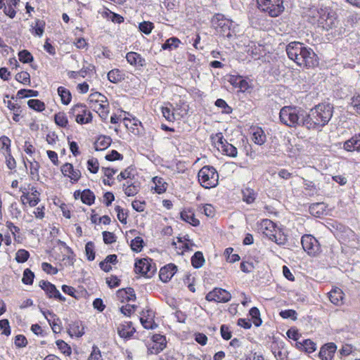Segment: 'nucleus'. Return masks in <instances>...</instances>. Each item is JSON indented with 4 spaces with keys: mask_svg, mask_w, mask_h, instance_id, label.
Wrapping results in <instances>:
<instances>
[{
    "mask_svg": "<svg viewBox=\"0 0 360 360\" xmlns=\"http://www.w3.org/2000/svg\"><path fill=\"white\" fill-rule=\"evenodd\" d=\"M333 106L330 103H319L309 112L294 107V123L308 129H319L326 126L333 117Z\"/></svg>",
    "mask_w": 360,
    "mask_h": 360,
    "instance_id": "1",
    "label": "nucleus"
},
{
    "mask_svg": "<svg viewBox=\"0 0 360 360\" xmlns=\"http://www.w3.org/2000/svg\"><path fill=\"white\" fill-rule=\"evenodd\" d=\"M300 6L305 11L304 17L312 25L324 30H329L335 27L336 18L332 10L328 7L311 6V2L299 0Z\"/></svg>",
    "mask_w": 360,
    "mask_h": 360,
    "instance_id": "2",
    "label": "nucleus"
},
{
    "mask_svg": "<svg viewBox=\"0 0 360 360\" xmlns=\"http://www.w3.org/2000/svg\"><path fill=\"white\" fill-rule=\"evenodd\" d=\"M315 53L311 49H307L303 44L294 41V63L298 66L310 68L315 66L317 61Z\"/></svg>",
    "mask_w": 360,
    "mask_h": 360,
    "instance_id": "3",
    "label": "nucleus"
},
{
    "mask_svg": "<svg viewBox=\"0 0 360 360\" xmlns=\"http://www.w3.org/2000/svg\"><path fill=\"white\" fill-rule=\"evenodd\" d=\"M88 101L90 108L96 112L103 120L105 121L110 112V105L107 97L100 92L96 91L89 96Z\"/></svg>",
    "mask_w": 360,
    "mask_h": 360,
    "instance_id": "4",
    "label": "nucleus"
},
{
    "mask_svg": "<svg viewBox=\"0 0 360 360\" xmlns=\"http://www.w3.org/2000/svg\"><path fill=\"white\" fill-rule=\"evenodd\" d=\"M198 181L202 187L213 188L219 184V174L213 166L205 165L198 171Z\"/></svg>",
    "mask_w": 360,
    "mask_h": 360,
    "instance_id": "5",
    "label": "nucleus"
},
{
    "mask_svg": "<svg viewBox=\"0 0 360 360\" xmlns=\"http://www.w3.org/2000/svg\"><path fill=\"white\" fill-rule=\"evenodd\" d=\"M212 144L223 155L236 158L238 155V150L231 143H229L224 137L222 133L219 132L212 134L210 137Z\"/></svg>",
    "mask_w": 360,
    "mask_h": 360,
    "instance_id": "6",
    "label": "nucleus"
},
{
    "mask_svg": "<svg viewBox=\"0 0 360 360\" xmlns=\"http://www.w3.org/2000/svg\"><path fill=\"white\" fill-rule=\"evenodd\" d=\"M68 114L70 118H74L79 124H89L92 122L93 115L90 110L85 104L77 103L69 110Z\"/></svg>",
    "mask_w": 360,
    "mask_h": 360,
    "instance_id": "7",
    "label": "nucleus"
},
{
    "mask_svg": "<svg viewBox=\"0 0 360 360\" xmlns=\"http://www.w3.org/2000/svg\"><path fill=\"white\" fill-rule=\"evenodd\" d=\"M257 6L272 18L279 16L284 11L283 0H257Z\"/></svg>",
    "mask_w": 360,
    "mask_h": 360,
    "instance_id": "8",
    "label": "nucleus"
},
{
    "mask_svg": "<svg viewBox=\"0 0 360 360\" xmlns=\"http://www.w3.org/2000/svg\"><path fill=\"white\" fill-rule=\"evenodd\" d=\"M216 32L223 37L230 38L232 36L231 27L233 21L226 18L223 14H215L211 20Z\"/></svg>",
    "mask_w": 360,
    "mask_h": 360,
    "instance_id": "9",
    "label": "nucleus"
},
{
    "mask_svg": "<svg viewBox=\"0 0 360 360\" xmlns=\"http://www.w3.org/2000/svg\"><path fill=\"white\" fill-rule=\"evenodd\" d=\"M20 191L22 193L20 202L23 206L33 207L40 202L41 193L36 186L28 184L27 187H21Z\"/></svg>",
    "mask_w": 360,
    "mask_h": 360,
    "instance_id": "10",
    "label": "nucleus"
},
{
    "mask_svg": "<svg viewBox=\"0 0 360 360\" xmlns=\"http://www.w3.org/2000/svg\"><path fill=\"white\" fill-rule=\"evenodd\" d=\"M134 271L136 274L150 278L155 272L156 268L155 264L153 265L151 259L142 258L136 261Z\"/></svg>",
    "mask_w": 360,
    "mask_h": 360,
    "instance_id": "11",
    "label": "nucleus"
},
{
    "mask_svg": "<svg viewBox=\"0 0 360 360\" xmlns=\"http://www.w3.org/2000/svg\"><path fill=\"white\" fill-rule=\"evenodd\" d=\"M231 297L230 292L221 288H214L205 295L207 301L217 303H226Z\"/></svg>",
    "mask_w": 360,
    "mask_h": 360,
    "instance_id": "12",
    "label": "nucleus"
},
{
    "mask_svg": "<svg viewBox=\"0 0 360 360\" xmlns=\"http://www.w3.org/2000/svg\"><path fill=\"white\" fill-rule=\"evenodd\" d=\"M60 170L63 176L68 179L72 184H75L82 178V172L72 163L65 162L60 166Z\"/></svg>",
    "mask_w": 360,
    "mask_h": 360,
    "instance_id": "13",
    "label": "nucleus"
},
{
    "mask_svg": "<svg viewBox=\"0 0 360 360\" xmlns=\"http://www.w3.org/2000/svg\"><path fill=\"white\" fill-rule=\"evenodd\" d=\"M303 250L310 256H315L320 252V245L318 240L311 235H304L301 238Z\"/></svg>",
    "mask_w": 360,
    "mask_h": 360,
    "instance_id": "14",
    "label": "nucleus"
},
{
    "mask_svg": "<svg viewBox=\"0 0 360 360\" xmlns=\"http://www.w3.org/2000/svg\"><path fill=\"white\" fill-rule=\"evenodd\" d=\"M41 312L49 323L52 331L55 334H59L63 330V325L60 319L52 311L41 309Z\"/></svg>",
    "mask_w": 360,
    "mask_h": 360,
    "instance_id": "15",
    "label": "nucleus"
},
{
    "mask_svg": "<svg viewBox=\"0 0 360 360\" xmlns=\"http://www.w3.org/2000/svg\"><path fill=\"white\" fill-rule=\"evenodd\" d=\"M151 340L153 343L148 347V354H158L167 347V340L165 335L154 334Z\"/></svg>",
    "mask_w": 360,
    "mask_h": 360,
    "instance_id": "16",
    "label": "nucleus"
},
{
    "mask_svg": "<svg viewBox=\"0 0 360 360\" xmlns=\"http://www.w3.org/2000/svg\"><path fill=\"white\" fill-rule=\"evenodd\" d=\"M39 287L45 292L49 298H53L62 302H65V297L60 294L56 285L51 282L41 280L39 282Z\"/></svg>",
    "mask_w": 360,
    "mask_h": 360,
    "instance_id": "17",
    "label": "nucleus"
},
{
    "mask_svg": "<svg viewBox=\"0 0 360 360\" xmlns=\"http://www.w3.org/2000/svg\"><path fill=\"white\" fill-rule=\"evenodd\" d=\"M300 335L297 330L294 329V341H295V347L300 351L305 353H312L316 349V344L310 339H304L299 340Z\"/></svg>",
    "mask_w": 360,
    "mask_h": 360,
    "instance_id": "18",
    "label": "nucleus"
},
{
    "mask_svg": "<svg viewBox=\"0 0 360 360\" xmlns=\"http://www.w3.org/2000/svg\"><path fill=\"white\" fill-rule=\"evenodd\" d=\"M228 82L234 88L238 89L240 91L244 93L252 88L248 78H244L239 75H231L229 76Z\"/></svg>",
    "mask_w": 360,
    "mask_h": 360,
    "instance_id": "19",
    "label": "nucleus"
},
{
    "mask_svg": "<svg viewBox=\"0 0 360 360\" xmlns=\"http://www.w3.org/2000/svg\"><path fill=\"white\" fill-rule=\"evenodd\" d=\"M277 226L271 220L265 219H263L259 224V230L265 235L269 239L271 240H277L276 233Z\"/></svg>",
    "mask_w": 360,
    "mask_h": 360,
    "instance_id": "20",
    "label": "nucleus"
},
{
    "mask_svg": "<svg viewBox=\"0 0 360 360\" xmlns=\"http://www.w3.org/2000/svg\"><path fill=\"white\" fill-rule=\"evenodd\" d=\"M172 245L174 247L178 255H184L185 252L192 250L193 243L188 239V236L177 238V241H173Z\"/></svg>",
    "mask_w": 360,
    "mask_h": 360,
    "instance_id": "21",
    "label": "nucleus"
},
{
    "mask_svg": "<svg viewBox=\"0 0 360 360\" xmlns=\"http://www.w3.org/2000/svg\"><path fill=\"white\" fill-rule=\"evenodd\" d=\"M125 58L129 64L137 69L146 65V59L137 52L129 51L126 54Z\"/></svg>",
    "mask_w": 360,
    "mask_h": 360,
    "instance_id": "22",
    "label": "nucleus"
},
{
    "mask_svg": "<svg viewBox=\"0 0 360 360\" xmlns=\"http://www.w3.org/2000/svg\"><path fill=\"white\" fill-rule=\"evenodd\" d=\"M180 219L195 227L200 225V220L195 217L194 210L191 207H185L180 212Z\"/></svg>",
    "mask_w": 360,
    "mask_h": 360,
    "instance_id": "23",
    "label": "nucleus"
},
{
    "mask_svg": "<svg viewBox=\"0 0 360 360\" xmlns=\"http://www.w3.org/2000/svg\"><path fill=\"white\" fill-rule=\"evenodd\" d=\"M271 349L277 360H288V353L283 342H272Z\"/></svg>",
    "mask_w": 360,
    "mask_h": 360,
    "instance_id": "24",
    "label": "nucleus"
},
{
    "mask_svg": "<svg viewBox=\"0 0 360 360\" xmlns=\"http://www.w3.org/2000/svg\"><path fill=\"white\" fill-rule=\"evenodd\" d=\"M136 332L135 328L131 321H124L117 327V333L120 338L124 339L131 338Z\"/></svg>",
    "mask_w": 360,
    "mask_h": 360,
    "instance_id": "25",
    "label": "nucleus"
},
{
    "mask_svg": "<svg viewBox=\"0 0 360 360\" xmlns=\"http://www.w3.org/2000/svg\"><path fill=\"white\" fill-rule=\"evenodd\" d=\"M176 271L177 266L174 264H168L160 269L159 273L160 279L162 281L167 283L170 281Z\"/></svg>",
    "mask_w": 360,
    "mask_h": 360,
    "instance_id": "26",
    "label": "nucleus"
},
{
    "mask_svg": "<svg viewBox=\"0 0 360 360\" xmlns=\"http://www.w3.org/2000/svg\"><path fill=\"white\" fill-rule=\"evenodd\" d=\"M116 297L121 302L134 301L136 298L135 291L132 288L119 289L116 292Z\"/></svg>",
    "mask_w": 360,
    "mask_h": 360,
    "instance_id": "27",
    "label": "nucleus"
},
{
    "mask_svg": "<svg viewBox=\"0 0 360 360\" xmlns=\"http://www.w3.org/2000/svg\"><path fill=\"white\" fill-rule=\"evenodd\" d=\"M337 350V346L333 342L325 344L321 347L319 356L321 360H331Z\"/></svg>",
    "mask_w": 360,
    "mask_h": 360,
    "instance_id": "28",
    "label": "nucleus"
},
{
    "mask_svg": "<svg viewBox=\"0 0 360 360\" xmlns=\"http://www.w3.org/2000/svg\"><path fill=\"white\" fill-rule=\"evenodd\" d=\"M251 139L257 145L262 146L266 141V136L261 127L252 126L250 127Z\"/></svg>",
    "mask_w": 360,
    "mask_h": 360,
    "instance_id": "29",
    "label": "nucleus"
},
{
    "mask_svg": "<svg viewBox=\"0 0 360 360\" xmlns=\"http://www.w3.org/2000/svg\"><path fill=\"white\" fill-rule=\"evenodd\" d=\"M9 95L6 94L4 98V103H6V107L13 112V120L15 122H18L21 117L22 109L19 104L15 102H13L11 100H6V98H9Z\"/></svg>",
    "mask_w": 360,
    "mask_h": 360,
    "instance_id": "30",
    "label": "nucleus"
},
{
    "mask_svg": "<svg viewBox=\"0 0 360 360\" xmlns=\"http://www.w3.org/2000/svg\"><path fill=\"white\" fill-rule=\"evenodd\" d=\"M328 298L331 303L336 306H341L344 303L345 294L339 288H333L328 293Z\"/></svg>",
    "mask_w": 360,
    "mask_h": 360,
    "instance_id": "31",
    "label": "nucleus"
},
{
    "mask_svg": "<svg viewBox=\"0 0 360 360\" xmlns=\"http://www.w3.org/2000/svg\"><path fill=\"white\" fill-rule=\"evenodd\" d=\"M173 108L177 120L187 117L190 110L189 105L184 100H180Z\"/></svg>",
    "mask_w": 360,
    "mask_h": 360,
    "instance_id": "32",
    "label": "nucleus"
},
{
    "mask_svg": "<svg viewBox=\"0 0 360 360\" xmlns=\"http://www.w3.org/2000/svg\"><path fill=\"white\" fill-rule=\"evenodd\" d=\"M153 311L150 310H147L146 312L143 311L142 316L140 318V321L143 326V327L146 329H154L157 327V324L155 323L153 319Z\"/></svg>",
    "mask_w": 360,
    "mask_h": 360,
    "instance_id": "33",
    "label": "nucleus"
},
{
    "mask_svg": "<svg viewBox=\"0 0 360 360\" xmlns=\"http://www.w3.org/2000/svg\"><path fill=\"white\" fill-rule=\"evenodd\" d=\"M279 117L281 122L288 127L292 126V107L285 106L281 108Z\"/></svg>",
    "mask_w": 360,
    "mask_h": 360,
    "instance_id": "34",
    "label": "nucleus"
},
{
    "mask_svg": "<svg viewBox=\"0 0 360 360\" xmlns=\"http://www.w3.org/2000/svg\"><path fill=\"white\" fill-rule=\"evenodd\" d=\"M118 263L117 256L115 254L108 255L104 260L99 263V267L103 271L108 273L112 269V265H115Z\"/></svg>",
    "mask_w": 360,
    "mask_h": 360,
    "instance_id": "35",
    "label": "nucleus"
},
{
    "mask_svg": "<svg viewBox=\"0 0 360 360\" xmlns=\"http://www.w3.org/2000/svg\"><path fill=\"white\" fill-rule=\"evenodd\" d=\"M249 21L252 27L262 29L266 25L267 20L259 13H251L249 15Z\"/></svg>",
    "mask_w": 360,
    "mask_h": 360,
    "instance_id": "36",
    "label": "nucleus"
},
{
    "mask_svg": "<svg viewBox=\"0 0 360 360\" xmlns=\"http://www.w3.org/2000/svg\"><path fill=\"white\" fill-rule=\"evenodd\" d=\"M108 79L113 84H117L124 81L126 78V75L122 70L114 68L108 72Z\"/></svg>",
    "mask_w": 360,
    "mask_h": 360,
    "instance_id": "37",
    "label": "nucleus"
},
{
    "mask_svg": "<svg viewBox=\"0 0 360 360\" xmlns=\"http://www.w3.org/2000/svg\"><path fill=\"white\" fill-rule=\"evenodd\" d=\"M326 205L323 202L311 204L309 207L310 214L316 217H321L326 214Z\"/></svg>",
    "mask_w": 360,
    "mask_h": 360,
    "instance_id": "38",
    "label": "nucleus"
},
{
    "mask_svg": "<svg viewBox=\"0 0 360 360\" xmlns=\"http://www.w3.org/2000/svg\"><path fill=\"white\" fill-rule=\"evenodd\" d=\"M29 169V174L30 178L34 181H38L39 179V168L40 165L39 162L35 160H27Z\"/></svg>",
    "mask_w": 360,
    "mask_h": 360,
    "instance_id": "39",
    "label": "nucleus"
},
{
    "mask_svg": "<svg viewBox=\"0 0 360 360\" xmlns=\"http://www.w3.org/2000/svg\"><path fill=\"white\" fill-rule=\"evenodd\" d=\"M112 142V139L108 136H99L94 142V148L96 150H103L108 148Z\"/></svg>",
    "mask_w": 360,
    "mask_h": 360,
    "instance_id": "40",
    "label": "nucleus"
},
{
    "mask_svg": "<svg viewBox=\"0 0 360 360\" xmlns=\"http://www.w3.org/2000/svg\"><path fill=\"white\" fill-rule=\"evenodd\" d=\"M68 333L70 336L82 337L84 333V328L82 326L80 321H73L69 324L68 328Z\"/></svg>",
    "mask_w": 360,
    "mask_h": 360,
    "instance_id": "41",
    "label": "nucleus"
},
{
    "mask_svg": "<svg viewBox=\"0 0 360 360\" xmlns=\"http://www.w3.org/2000/svg\"><path fill=\"white\" fill-rule=\"evenodd\" d=\"M46 22L43 20L37 19L34 25H31L30 32L34 36L41 37L44 32Z\"/></svg>",
    "mask_w": 360,
    "mask_h": 360,
    "instance_id": "42",
    "label": "nucleus"
},
{
    "mask_svg": "<svg viewBox=\"0 0 360 360\" xmlns=\"http://www.w3.org/2000/svg\"><path fill=\"white\" fill-rule=\"evenodd\" d=\"M57 91L60 98L61 103L65 105H69L72 101V94L70 91L62 86H59Z\"/></svg>",
    "mask_w": 360,
    "mask_h": 360,
    "instance_id": "43",
    "label": "nucleus"
},
{
    "mask_svg": "<svg viewBox=\"0 0 360 360\" xmlns=\"http://www.w3.org/2000/svg\"><path fill=\"white\" fill-rule=\"evenodd\" d=\"M257 196V193L252 188L246 187L242 190L243 200L247 204L253 203L255 201Z\"/></svg>",
    "mask_w": 360,
    "mask_h": 360,
    "instance_id": "44",
    "label": "nucleus"
},
{
    "mask_svg": "<svg viewBox=\"0 0 360 360\" xmlns=\"http://www.w3.org/2000/svg\"><path fill=\"white\" fill-rule=\"evenodd\" d=\"M123 191L127 196H134L139 191V186L136 182L127 181L123 184Z\"/></svg>",
    "mask_w": 360,
    "mask_h": 360,
    "instance_id": "45",
    "label": "nucleus"
},
{
    "mask_svg": "<svg viewBox=\"0 0 360 360\" xmlns=\"http://www.w3.org/2000/svg\"><path fill=\"white\" fill-rule=\"evenodd\" d=\"M95 200L96 195L91 190L86 188L82 191L81 200L84 204L89 206L92 205L94 204Z\"/></svg>",
    "mask_w": 360,
    "mask_h": 360,
    "instance_id": "46",
    "label": "nucleus"
},
{
    "mask_svg": "<svg viewBox=\"0 0 360 360\" xmlns=\"http://www.w3.org/2000/svg\"><path fill=\"white\" fill-rule=\"evenodd\" d=\"M167 105L169 106H163L161 108L162 116L169 122H174L177 118L175 115L173 105L169 103H168Z\"/></svg>",
    "mask_w": 360,
    "mask_h": 360,
    "instance_id": "47",
    "label": "nucleus"
},
{
    "mask_svg": "<svg viewBox=\"0 0 360 360\" xmlns=\"http://www.w3.org/2000/svg\"><path fill=\"white\" fill-rule=\"evenodd\" d=\"M153 181L155 184L154 190L155 193L162 194L167 191V184L162 177L155 176L153 179Z\"/></svg>",
    "mask_w": 360,
    "mask_h": 360,
    "instance_id": "48",
    "label": "nucleus"
},
{
    "mask_svg": "<svg viewBox=\"0 0 360 360\" xmlns=\"http://www.w3.org/2000/svg\"><path fill=\"white\" fill-rule=\"evenodd\" d=\"M191 262L195 269H199L202 267L205 262L202 252L200 251L195 252L191 258Z\"/></svg>",
    "mask_w": 360,
    "mask_h": 360,
    "instance_id": "49",
    "label": "nucleus"
},
{
    "mask_svg": "<svg viewBox=\"0 0 360 360\" xmlns=\"http://www.w3.org/2000/svg\"><path fill=\"white\" fill-rule=\"evenodd\" d=\"M55 123L60 127L68 128L69 121L67 115L64 112H58L54 115Z\"/></svg>",
    "mask_w": 360,
    "mask_h": 360,
    "instance_id": "50",
    "label": "nucleus"
},
{
    "mask_svg": "<svg viewBox=\"0 0 360 360\" xmlns=\"http://www.w3.org/2000/svg\"><path fill=\"white\" fill-rule=\"evenodd\" d=\"M181 44V41L176 37H172L166 40V41L162 44V49L163 50H173L177 49Z\"/></svg>",
    "mask_w": 360,
    "mask_h": 360,
    "instance_id": "51",
    "label": "nucleus"
},
{
    "mask_svg": "<svg viewBox=\"0 0 360 360\" xmlns=\"http://www.w3.org/2000/svg\"><path fill=\"white\" fill-rule=\"evenodd\" d=\"M11 140L6 136L0 137V153L5 155L11 152Z\"/></svg>",
    "mask_w": 360,
    "mask_h": 360,
    "instance_id": "52",
    "label": "nucleus"
},
{
    "mask_svg": "<svg viewBox=\"0 0 360 360\" xmlns=\"http://www.w3.org/2000/svg\"><path fill=\"white\" fill-rule=\"evenodd\" d=\"M27 105L37 112H43L46 109L45 103L39 99H30Z\"/></svg>",
    "mask_w": 360,
    "mask_h": 360,
    "instance_id": "53",
    "label": "nucleus"
},
{
    "mask_svg": "<svg viewBox=\"0 0 360 360\" xmlns=\"http://www.w3.org/2000/svg\"><path fill=\"white\" fill-rule=\"evenodd\" d=\"M56 345L60 352L67 356L72 354L71 347L63 340H58L56 341Z\"/></svg>",
    "mask_w": 360,
    "mask_h": 360,
    "instance_id": "54",
    "label": "nucleus"
},
{
    "mask_svg": "<svg viewBox=\"0 0 360 360\" xmlns=\"http://www.w3.org/2000/svg\"><path fill=\"white\" fill-rule=\"evenodd\" d=\"M233 248H227L224 252V255L226 262L229 263H234L238 262L240 259V256L238 254H233Z\"/></svg>",
    "mask_w": 360,
    "mask_h": 360,
    "instance_id": "55",
    "label": "nucleus"
},
{
    "mask_svg": "<svg viewBox=\"0 0 360 360\" xmlns=\"http://www.w3.org/2000/svg\"><path fill=\"white\" fill-rule=\"evenodd\" d=\"M85 255L87 260L93 261L96 257L95 245L92 241H89L85 245Z\"/></svg>",
    "mask_w": 360,
    "mask_h": 360,
    "instance_id": "56",
    "label": "nucleus"
},
{
    "mask_svg": "<svg viewBox=\"0 0 360 360\" xmlns=\"http://www.w3.org/2000/svg\"><path fill=\"white\" fill-rule=\"evenodd\" d=\"M143 238L137 236L131 240L130 246L134 252H140L143 248Z\"/></svg>",
    "mask_w": 360,
    "mask_h": 360,
    "instance_id": "57",
    "label": "nucleus"
},
{
    "mask_svg": "<svg viewBox=\"0 0 360 360\" xmlns=\"http://www.w3.org/2000/svg\"><path fill=\"white\" fill-rule=\"evenodd\" d=\"M34 274L30 269L27 268L24 270L22 282L25 285H31L33 283L34 278Z\"/></svg>",
    "mask_w": 360,
    "mask_h": 360,
    "instance_id": "58",
    "label": "nucleus"
},
{
    "mask_svg": "<svg viewBox=\"0 0 360 360\" xmlns=\"http://www.w3.org/2000/svg\"><path fill=\"white\" fill-rule=\"evenodd\" d=\"M30 256V252L25 249H19L15 253V259L18 263H25Z\"/></svg>",
    "mask_w": 360,
    "mask_h": 360,
    "instance_id": "59",
    "label": "nucleus"
},
{
    "mask_svg": "<svg viewBox=\"0 0 360 360\" xmlns=\"http://www.w3.org/2000/svg\"><path fill=\"white\" fill-rule=\"evenodd\" d=\"M115 210L117 212V217L118 220L122 224H127V218H128L127 212L124 209L121 207L120 205H116L115 207Z\"/></svg>",
    "mask_w": 360,
    "mask_h": 360,
    "instance_id": "60",
    "label": "nucleus"
},
{
    "mask_svg": "<svg viewBox=\"0 0 360 360\" xmlns=\"http://www.w3.org/2000/svg\"><path fill=\"white\" fill-rule=\"evenodd\" d=\"M249 314L252 319L253 324L257 327L259 326L262 322L260 318L259 310L257 307H254L250 309Z\"/></svg>",
    "mask_w": 360,
    "mask_h": 360,
    "instance_id": "61",
    "label": "nucleus"
},
{
    "mask_svg": "<svg viewBox=\"0 0 360 360\" xmlns=\"http://www.w3.org/2000/svg\"><path fill=\"white\" fill-rule=\"evenodd\" d=\"M154 27V24L150 21H143L142 22H140L139 25V30L147 35L150 34L152 32Z\"/></svg>",
    "mask_w": 360,
    "mask_h": 360,
    "instance_id": "62",
    "label": "nucleus"
},
{
    "mask_svg": "<svg viewBox=\"0 0 360 360\" xmlns=\"http://www.w3.org/2000/svg\"><path fill=\"white\" fill-rule=\"evenodd\" d=\"M15 79L22 84H30V75L27 71H21L17 73L15 75Z\"/></svg>",
    "mask_w": 360,
    "mask_h": 360,
    "instance_id": "63",
    "label": "nucleus"
},
{
    "mask_svg": "<svg viewBox=\"0 0 360 360\" xmlns=\"http://www.w3.org/2000/svg\"><path fill=\"white\" fill-rule=\"evenodd\" d=\"M87 169L92 174H96L99 169V163L96 158H91L86 162Z\"/></svg>",
    "mask_w": 360,
    "mask_h": 360,
    "instance_id": "64",
    "label": "nucleus"
}]
</instances>
